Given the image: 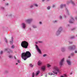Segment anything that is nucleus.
Returning <instances> with one entry per match:
<instances>
[{
    "label": "nucleus",
    "instance_id": "nucleus-1",
    "mask_svg": "<svg viewBox=\"0 0 77 77\" xmlns=\"http://www.w3.org/2000/svg\"><path fill=\"white\" fill-rule=\"evenodd\" d=\"M21 57L23 59L26 60L27 58L31 57V53L29 51H26L25 53H23Z\"/></svg>",
    "mask_w": 77,
    "mask_h": 77
},
{
    "label": "nucleus",
    "instance_id": "nucleus-2",
    "mask_svg": "<svg viewBox=\"0 0 77 77\" xmlns=\"http://www.w3.org/2000/svg\"><path fill=\"white\" fill-rule=\"evenodd\" d=\"M21 46L23 48H27V47L29 46V43L26 41H23L21 43Z\"/></svg>",
    "mask_w": 77,
    "mask_h": 77
},
{
    "label": "nucleus",
    "instance_id": "nucleus-3",
    "mask_svg": "<svg viewBox=\"0 0 77 77\" xmlns=\"http://www.w3.org/2000/svg\"><path fill=\"white\" fill-rule=\"evenodd\" d=\"M59 69L58 68V67L56 66H55L53 67V72L55 74H57L58 72H59Z\"/></svg>",
    "mask_w": 77,
    "mask_h": 77
},
{
    "label": "nucleus",
    "instance_id": "nucleus-4",
    "mask_svg": "<svg viewBox=\"0 0 77 77\" xmlns=\"http://www.w3.org/2000/svg\"><path fill=\"white\" fill-rule=\"evenodd\" d=\"M62 31V27H60L58 30L56 31L55 33V35H57V36L59 35L60 33V32Z\"/></svg>",
    "mask_w": 77,
    "mask_h": 77
},
{
    "label": "nucleus",
    "instance_id": "nucleus-5",
    "mask_svg": "<svg viewBox=\"0 0 77 77\" xmlns=\"http://www.w3.org/2000/svg\"><path fill=\"white\" fill-rule=\"evenodd\" d=\"M33 21V19H28L25 20V22L26 23H28V24H30V23Z\"/></svg>",
    "mask_w": 77,
    "mask_h": 77
},
{
    "label": "nucleus",
    "instance_id": "nucleus-6",
    "mask_svg": "<svg viewBox=\"0 0 77 77\" xmlns=\"http://www.w3.org/2000/svg\"><path fill=\"white\" fill-rule=\"evenodd\" d=\"M68 49L69 50H75L76 49V46L73 45L72 46H69L68 47Z\"/></svg>",
    "mask_w": 77,
    "mask_h": 77
},
{
    "label": "nucleus",
    "instance_id": "nucleus-7",
    "mask_svg": "<svg viewBox=\"0 0 77 77\" xmlns=\"http://www.w3.org/2000/svg\"><path fill=\"white\" fill-rule=\"evenodd\" d=\"M21 26L22 28L23 29H26V23H23L21 24Z\"/></svg>",
    "mask_w": 77,
    "mask_h": 77
},
{
    "label": "nucleus",
    "instance_id": "nucleus-8",
    "mask_svg": "<svg viewBox=\"0 0 77 77\" xmlns=\"http://www.w3.org/2000/svg\"><path fill=\"white\" fill-rule=\"evenodd\" d=\"M65 60V58H63L60 61V66H62L63 65V62H64V60Z\"/></svg>",
    "mask_w": 77,
    "mask_h": 77
},
{
    "label": "nucleus",
    "instance_id": "nucleus-9",
    "mask_svg": "<svg viewBox=\"0 0 77 77\" xmlns=\"http://www.w3.org/2000/svg\"><path fill=\"white\" fill-rule=\"evenodd\" d=\"M35 48H36L37 50V51L38 52V53L40 54H41V53H42L41 51V50H40V49L39 48L38 46V45H35Z\"/></svg>",
    "mask_w": 77,
    "mask_h": 77
},
{
    "label": "nucleus",
    "instance_id": "nucleus-10",
    "mask_svg": "<svg viewBox=\"0 0 77 77\" xmlns=\"http://www.w3.org/2000/svg\"><path fill=\"white\" fill-rule=\"evenodd\" d=\"M66 62L68 65H69V66L71 65V62L70 60L67 59L66 60Z\"/></svg>",
    "mask_w": 77,
    "mask_h": 77
},
{
    "label": "nucleus",
    "instance_id": "nucleus-11",
    "mask_svg": "<svg viewBox=\"0 0 77 77\" xmlns=\"http://www.w3.org/2000/svg\"><path fill=\"white\" fill-rule=\"evenodd\" d=\"M4 51H8V53H12L13 51H12L10 50V49H9V48H6V49H5L4 50Z\"/></svg>",
    "mask_w": 77,
    "mask_h": 77
},
{
    "label": "nucleus",
    "instance_id": "nucleus-12",
    "mask_svg": "<svg viewBox=\"0 0 77 77\" xmlns=\"http://www.w3.org/2000/svg\"><path fill=\"white\" fill-rule=\"evenodd\" d=\"M42 64V62L40 60H39L38 62V65H39V66H40V65H41Z\"/></svg>",
    "mask_w": 77,
    "mask_h": 77
},
{
    "label": "nucleus",
    "instance_id": "nucleus-13",
    "mask_svg": "<svg viewBox=\"0 0 77 77\" xmlns=\"http://www.w3.org/2000/svg\"><path fill=\"white\" fill-rule=\"evenodd\" d=\"M66 6V5L65 4H61L60 5V8L61 9H62L63 8H65Z\"/></svg>",
    "mask_w": 77,
    "mask_h": 77
},
{
    "label": "nucleus",
    "instance_id": "nucleus-14",
    "mask_svg": "<svg viewBox=\"0 0 77 77\" xmlns=\"http://www.w3.org/2000/svg\"><path fill=\"white\" fill-rule=\"evenodd\" d=\"M74 21V20L73 17H72L71 20L69 21V23H72Z\"/></svg>",
    "mask_w": 77,
    "mask_h": 77
},
{
    "label": "nucleus",
    "instance_id": "nucleus-15",
    "mask_svg": "<svg viewBox=\"0 0 77 77\" xmlns=\"http://www.w3.org/2000/svg\"><path fill=\"white\" fill-rule=\"evenodd\" d=\"M69 3H71L72 4V5H74V2H72V0H71L69 2H68L67 3V5H68Z\"/></svg>",
    "mask_w": 77,
    "mask_h": 77
},
{
    "label": "nucleus",
    "instance_id": "nucleus-16",
    "mask_svg": "<svg viewBox=\"0 0 77 77\" xmlns=\"http://www.w3.org/2000/svg\"><path fill=\"white\" fill-rule=\"evenodd\" d=\"M40 72V71H37L35 74V76H38V75H39V73Z\"/></svg>",
    "mask_w": 77,
    "mask_h": 77
},
{
    "label": "nucleus",
    "instance_id": "nucleus-17",
    "mask_svg": "<svg viewBox=\"0 0 77 77\" xmlns=\"http://www.w3.org/2000/svg\"><path fill=\"white\" fill-rule=\"evenodd\" d=\"M7 16H8L9 17H12V13H10L7 14V15H6Z\"/></svg>",
    "mask_w": 77,
    "mask_h": 77
},
{
    "label": "nucleus",
    "instance_id": "nucleus-18",
    "mask_svg": "<svg viewBox=\"0 0 77 77\" xmlns=\"http://www.w3.org/2000/svg\"><path fill=\"white\" fill-rule=\"evenodd\" d=\"M66 49H65V48H62L61 49V51L62 52H64V51H65Z\"/></svg>",
    "mask_w": 77,
    "mask_h": 77
},
{
    "label": "nucleus",
    "instance_id": "nucleus-19",
    "mask_svg": "<svg viewBox=\"0 0 77 77\" xmlns=\"http://www.w3.org/2000/svg\"><path fill=\"white\" fill-rule=\"evenodd\" d=\"M41 69L42 71H44L45 69V66H44L41 67Z\"/></svg>",
    "mask_w": 77,
    "mask_h": 77
},
{
    "label": "nucleus",
    "instance_id": "nucleus-20",
    "mask_svg": "<svg viewBox=\"0 0 77 77\" xmlns=\"http://www.w3.org/2000/svg\"><path fill=\"white\" fill-rule=\"evenodd\" d=\"M65 10H66V12L67 15H69V12H68V9H67V8H65Z\"/></svg>",
    "mask_w": 77,
    "mask_h": 77
},
{
    "label": "nucleus",
    "instance_id": "nucleus-21",
    "mask_svg": "<svg viewBox=\"0 0 77 77\" xmlns=\"http://www.w3.org/2000/svg\"><path fill=\"white\" fill-rule=\"evenodd\" d=\"M10 43L11 44H13V38L12 37L11 38V41H10Z\"/></svg>",
    "mask_w": 77,
    "mask_h": 77
},
{
    "label": "nucleus",
    "instance_id": "nucleus-22",
    "mask_svg": "<svg viewBox=\"0 0 77 77\" xmlns=\"http://www.w3.org/2000/svg\"><path fill=\"white\" fill-rule=\"evenodd\" d=\"M47 67L48 68H50V67H51V65L49 63H48L47 64Z\"/></svg>",
    "mask_w": 77,
    "mask_h": 77
},
{
    "label": "nucleus",
    "instance_id": "nucleus-23",
    "mask_svg": "<svg viewBox=\"0 0 77 77\" xmlns=\"http://www.w3.org/2000/svg\"><path fill=\"white\" fill-rule=\"evenodd\" d=\"M35 74L33 72L32 74V77H35Z\"/></svg>",
    "mask_w": 77,
    "mask_h": 77
},
{
    "label": "nucleus",
    "instance_id": "nucleus-24",
    "mask_svg": "<svg viewBox=\"0 0 77 77\" xmlns=\"http://www.w3.org/2000/svg\"><path fill=\"white\" fill-rule=\"evenodd\" d=\"M29 66L30 67H31V68H33V65L32 64H29Z\"/></svg>",
    "mask_w": 77,
    "mask_h": 77
},
{
    "label": "nucleus",
    "instance_id": "nucleus-25",
    "mask_svg": "<svg viewBox=\"0 0 77 77\" xmlns=\"http://www.w3.org/2000/svg\"><path fill=\"white\" fill-rule=\"evenodd\" d=\"M34 6H35V7H38V5L36 3H35L34 4Z\"/></svg>",
    "mask_w": 77,
    "mask_h": 77
},
{
    "label": "nucleus",
    "instance_id": "nucleus-26",
    "mask_svg": "<svg viewBox=\"0 0 77 77\" xmlns=\"http://www.w3.org/2000/svg\"><path fill=\"white\" fill-rule=\"evenodd\" d=\"M32 27L33 28H34V29H36V28H37V26H36V25H33Z\"/></svg>",
    "mask_w": 77,
    "mask_h": 77
},
{
    "label": "nucleus",
    "instance_id": "nucleus-27",
    "mask_svg": "<svg viewBox=\"0 0 77 77\" xmlns=\"http://www.w3.org/2000/svg\"><path fill=\"white\" fill-rule=\"evenodd\" d=\"M8 57L10 59H12V57H13L12 56V55H9L8 56Z\"/></svg>",
    "mask_w": 77,
    "mask_h": 77
},
{
    "label": "nucleus",
    "instance_id": "nucleus-28",
    "mask_svg": "<svg viewBox=\"0 0 77 77\" xmlns=\"http://www.w3.org/2000/svg\"><path fill=\"white\" fill-rule=\"evenodd\" d=\"M61 77H66V74H65L63 75H61L60 76Z\"/></svg>",
    "mask_w": 77,
    "mask_h": 77
},
{
    "label": "nucleus",
    "instance_id": "nucleus-29",
    "mask_svg": "<svg viewBox=\"0 0 77 77\" xmlns=\"http://www.w3.org/2000/svg\"><path fill=\"white\" fill-rule=\"evenodd\" d=\"M50 6H48L47 7V9H48V10H50Z\"/></svg>",
    "mask_w": 77,
    "mask_h": 77
},
{
    "label": "nucleus",
    "instance_id": "nucleus-30",
    "mask_svg": "<svg viewBox=\"0 0 77 77\" xmlns=\"http://www.w3.org/2000/svg\"><path fill=\"white\" fill-rule=\"evenodd\" d=\"M48 74H49V75H53V74H52V73H51V72L49 73H48Z\"/></svg>",
    "mask_w": 77,
    "mask_h": 77
},
{
    "label": "nucleus",
    "instance_id": "nucleus-31",
    "mask_svg": "<svg viewBox=\"0 0 77 77\" xmlns=\"http://www.w3.org/2000/svg\"><path fill=\"white\" fill-rule=\"evenodd\" d=\"M12 48H15V46L14 45H12L11 46Z\"/></svg>",
    "mask_w": 77,
    "mask_h": 77
},
{
    "label": "nucleus",
    "instance_id": "nucleus-32",
    "mask_svg": "<svg viewBox=\"0 0 77 77\" xmlns=\"http://www.w3.org/2000/svg\"><path fill=\"white\" fill-rule=\"evenodd\" d=\"M0 9H5V8H4V7H1L0 8Z\"/></svg>",
    "mask_w": 77,
    "mask_h": 77
},
{
    "label": "nucleus",
    "instance_id": "nucleus-33",
    "mask_svg": "<svg viewBox=\"0 0 77 77\" xmlns=\"http://www.w3.org/2000/svg\"><path fill=\"white\" fill-rule=\"evenodd\" d=\"M47 56V54H44L43 55V57H45V56Z\"/></svg>",
    "mask_w": 77,
    "mask_h": 77
},
{
    "label": "nucleus",
    "instance_id": "nucleus-34",
    "mask_svg": "<svg viewBox=\"0 0 77 77\" xmlns=\"http://www.w3.org/2000/svg\"><path fill=\"white\" fill-rule=\"evenodd\" d=\"M74 53H72L71 54V56H74Z\"/></svg>",
    "mask_w": 77,
    "mask_h": 77
},
{
    "label": "nucleus",
    "instance_id": "nucleus-35",
    "mask_svg": "<svg viewBox=\"0 0 77 77\" xmlns=\"http://www.w3.org/2000/svg\"><path fill=\"white\" fill-rule=\"evenodd\" d=\"M55 6H56V5L54 4L52 5V8H54Z\"/></svg>",
    "mask_w": 77,
    "mask_h": 77
},
{
    "label": "nucleus",
    "instance_id": "nucleus-36",
    "mask_svg": "<svg viewBox=\"0 0 77 77\" xmlns=\"http://www.w3.org/2000/svg\"><path fill=\"white\" fill-rule=\"evenodd\" d=\"M38 42L39 43H42L43 42L42 41H38Z\"/></svg>",
    "mask_w": 77,
    "mask_h": 77
},
{
    "label": "nucleus",
    "instance_id": "nucleus-37",
    "mask_svg": "<svg viewBox=\"0 0 77 77\" xmlns=\"http://www.w3.org/2000/svg\"><path fill=\"white\" fill-rule=\"evenodd\" d=\"M53 22L54 23H57V20H55L53 21Z\"/></svg>",
    "mask_w": 77,
    "mask_h": 77
},
{
    "label": "nucleus",
    "instance_id": "nucleus-38",
    "mask_svg": "<svg viewBox=\"0 0 77 77\" xmlns=\"http://www.w3.org/2000/svg\"><path fill=\"white\" fill-rule=\"evenodd\" d=\"M75 38V37H74V36H72L71 37V39H74V38Z\"/></svg>",
    "mask_w": 77,
    "mask_h": 77
},
{
    "label": "nucleus",
    "instance_id": "nucleus-39",
    "mask_svg": "<svg viewBox=\"0 0 77 77\" xmlns=\"http://www.w3.org/2000/svg\"><path fill=\"white\" fill-rule=\"evenodd\" d=\"M69 44H72V42H69Z\"/></svg>",
    "mask_w": 77,
    "mask_h": 77
},
{
    "label": "nucleus",
    "instance_id": "nucleus-40",
    "mask_svg": "<svg viewBox=\"0 0 77 77\" xmlns=\"http://www.w3.org/2000/svg\"><path fill=\"white\" fill-rule=\"evenodd\" d=\"M39 24H42V23L41 22H39Z\"/></svg>",
    "mask_w": 77,
    "mask_h": 77
},
{
    "label": "nucleus",
    "instance_id": "nucleus-41",
    "mask_svg": "<svg viewBox=\"0 0 77 77\" xmlns=\"http://www.w3.org/2000/svg\"><path fill=\"white\" fill-rule=\"evenodd\" d=\"M3 53V51H1L0 52V54H2Z\"/></svg>",
    "mask_w": 77,
    "mask_h": 77
},
{
    "label": "nucleus",
    "instance_id": "nucleus-42",
    "mask_svg": "<svg viewBox=\"0 0 77 77\" xmlns=\"http://www.w3.org/2000/svg\"><path fill=\"white\" fill-rule=\"evenodd\" d=\"M33 5L30 6V8H33Z\"/></svg>",
    "mask_w": 77,
    "mask_h": 77
},
{
    "label": "nucleus",
    "instance_id": "nucleus-43",
    "mask_svg": "<svg viewBox=\"0 0 77 77\" xmlns=\"http://www.w3.org/2000/svg\"><path fill=\"white\" fill-rule=\"evenodd\" d=\"M59 17L60 19H62V16H60Z\"/></svg>",
    "mask_w": 77,
    "mask_h": 77
},
{
    "label": "nucleus",
    "instance_id": "nucleus-44",
    "mask_svg": "<svg viewBox=\"0 0 77 77\" xmlns=\"http://www.w3.org/2000/svg\"><path fill=\"white\" fill-rule=\"evenodd\" d=\"M75 53H77V50H75Z\"/></svg>",
    "mask_w": 77,
    "mask_h": 77
},
{
    "label": "nucleus",
    "instance_id": "nucleus-45",
    "mask_svg": "<svg viewBox=\"0 0 77 77\" xmlns=\"http://www.w3.org/2000/svg\"><path fill=\"white\" fill-rule=\"evenodd\" d=\"M17 62H18V63H20V60H18Z\"/></svg>",
    "mask_w": 77,
    "mask_h": 77
},
{
    "label": "nucleus",
    "instance_id": "nucleus-46",
    "mask_svg": "<svg viewBox=\"0 0 77 77\" xmlns=\"http://www.w3.org/2000/svg\"><path fill=\"white\" fill-rule=\"evenodd\" d=\"M64 17H65V18H66V15L64 14Z\"/></svg>",
    "mask_w": 77,
    "mask_h": 77
},
{
    "label": "nucleus",
    "instance_id": "nucleus-47",
    "mask_svg": "<svg viewBox=\"0 0 77 77\" xmlns=\"http://www.w3.org/2000/svg\"><path fill=\"white\" fill-rule=\"evenodd\" d=\"M5 5H6V6H8V3H6Z\"/></svg>",
    "mask_w": 77,
    "mask_h": 77
},
{
    "label": "nucleus",
    "instance_id": "nucleus-48",
    "mask_svg": "<svg viewBox=\"0 0 77 77\" xmlns=\"http://www.w3.org/2000/svg\"><path fill=\"white\" fill-rule=\"evenodd\" d=\"M5 41L6 42H7V40L5 38Z\"/></svg>",
    "mask_w": 77,
    "mask_h": 77
},
{
    "label": "nucleus",
    "instance_id": "nucleus-49",
    "mask_svg": "<svg viewBox=\"0 0 77 77\" xmlns=\"http://www.w3.org/2000/svg\"><path fill=\"white\" fill-rule=\"evenodd\" d=\"M38 42H35V44H38Z\"/></svg>",
    "mask_w": 77,
    "mask_h": 77
},
{
    "label": "nucleus",
    "instance_id": "nucleus-50",
    "mask_svg": "<svg viewBox=\"0 0 77 77\" xmlns=\"http://www.w3.org/2000/svg\"><path fill=\"white\" fill-rule=\"evenodd\" d=\"M75 18L76 20H77V17H76Z\"/></svg>",
    "mask_w": 77,
    "mask_h": 77
},
{
    "label": "nucleus",
    "instance_id": "nucleus-51",
    "mask_svg": "<svg viewBox=\"0 0 77 77\" xmlns=\"http://www.w3.org/2000/svg\"><path fill=\"white\" fill-rule=\"evenodd\" d=\"M29 30H32V29H31V28H29Z\"/></svg>",
    "mask_w": 77,
    "mask_h": 77
},
{
    "label": "nucleus",
    "instance_id": "nucleus-52",
    "mask_svg": "<svg viewBox=\"0 0 77 77\" xmlns=\"http://www.w3.org/2000/svg\"><path fill=\"white\" fill-rule=\"evenodd\" d=\"M70 75H72V72L70 73Z\"/></svg>",
    "mask_w": 77,
    "mask_h": 77
},
{
    "label": "nucleus",
    "instance_id": "nucleus-53",
    "mask_svg": "<svg viewBox=\"0 0 77 77\" xmlns=\"http://www.w3.org/2000/svg\"><path fill=\"white\" fill-rule=\"evenodd\" d=\"M5 72L6 73H7V72H8V71H5Z\"/></svg>",
    "mask_w": 77,
    "mask_h": 77
},
{
    "label": "nucleus",
    "instance_id": "nucleus-54",
    "mask_svg": "<svg viewBox=\"0 0 77 77\" xmlns=\"http://www.w3.org/2000/svg\"><path fill=\"white\" fill-rule=\"evenodd\" d=\"M42 2H45V0H42Z\"/></svg>",
    "mask_w": 77,
    "mask_h": 77
},
{
    "label": "nucleus",
    "instance_id": "nucleus-55",
    "mask_svg": "<svg viewBox=\"0 0 77 77\" xmlns=\"http://www.w3.org/2000/svg\"><path fill=\"white\" fill-rule=\"evenodd\" d=\"M18 64V63H16V65H17Z\"/></svg>",
    "mask_w": 77,
    "mask_h": 77
},
{
    "label": "nucleus",
    "instance_id": "nucleus-56",
    "mask_svg": "<svg viewBox=\"0 0 77 77\" xmlns=\"http://www.w3.org/2000/svg\"><path fill=\"white\" fill-rule=\"evenodd\" d=\"M49 0H47V1H49Z\"/></svg>",
    "mask_w": 77,
    "mask_h": 77
},
{
    "label": "nucleus",
    "instance_id": "nucleus-57",
    "mask_svg": "<svg viewBox=\"0 0 77 77\" xmlns=\"http://www.w3.org/2000/svg\"><path fill=\"white\" fill-rule=\"evenodd\" d=\"M45 77H47V75H46Z\"/></svg>",
    "mask_w": 77,
    "mask_h": 77
},
{
    "label": "nucleus",
    "instance_id": "nucleus-58",
    "mask_svg": "<svg viewBox=\"0 0 77 77\" xmlns=\"http://www.w3.org/2000/svg\"><path fill=\"white\" fill-rule=\"evenodd\" d=\"M14 58H15V59H16V58H15V57H14Z\"/></svg>",
    "mask_w": 77,
    "mask_h": 77
},
{
    "label": "nucleus",
    "instance_id": "nucleus-59",
    "mask_svg": "<svg viewBox=\"0 0 77 77\" xmlns=\"http://www.w3.org/2000/svg\"><path fill=\"white\" fill-rule=\"evenodd\" d=\"M4 1H5V0H4Z\"/></svg>",
    "mask_w": 77,
    "mask_h": 77
}]
</instances>
